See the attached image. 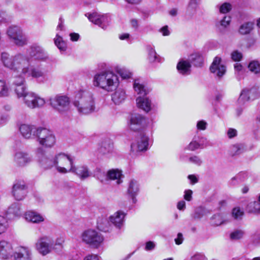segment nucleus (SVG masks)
<instances>
[{
	"instance_id": "2f4dec72",
	"label": "nucleus",
	"mask_w": 260,
	"mask_h": 260,
	"mask_svg": "<svg viewBox=\"0 0 260 260\" xmlns=\"http://www.w3.org/2000/svg\"><path fill=\"white\" fill-rule=\"evenodd\" d=\"M133 87L135 92L141 96H143L147 94L144 85L139 79L135 80Z\"/></svg>"
},
{
	"instance_id": "774afa93",
	"label": "nucleus",
	"mask_w": 260,
	"mask_h": 260,
	"mask_svg": "<svg viewBox=\"0 0 260 260\" xmlns=\"http://www.w3.org/2000/svg\"><path fill=\"white\" fill-rule=\"evenodd\" d=\"M183 241V235L181 233H178L177 235V237L175 239V242L176 244L180 245L182 243Z\"/></svg>"
},
{
	"instance_id": "a19ab883",
	"label": "nucleus",
	"mask_w": 260,
	"mask_h": 260,
	"mask_svg": "<svg viewBox=\"0 0 260 260\" xmlns=\"http://www.w3.org/2000/svg\"><path fill=\"white\" fill-rule=\"evenodd\" d=\"M246 178V175L244 173H240L235 177H233L231 181V184L235 185L243 182Z\"/></svg>"
},
{
	"instance_id": "72a5a7b5",
	"label": "nucleus",
	"mask_w": 260,
	"mask_h": 260,
	"mask_svg": "<svg viewBox=\"0 0 260 260\" xmlns=\"http://www.w3.org/2000/svg\"><path fill=\"white\" fill-rule=\"evenodd\" d=\"M20 204L16 202L12 203L8 207L7 211V214L8 215H13L14 216H19L20 214Z\"/></svg>"
},
{
	"instance_id": "5701e85b",
	"label": "nucleus",
	"mask_w": 260,
	"mask_h": 260,
	"mask_svg": "<svg viewBox=\"0 0 260 260\" xmlns=\"http://www.w3.org/2000/svg\"><path fill=\"white\" fill-rule=\"evenodd\" d=\"M28 55H25V56L30 59V64L34 57L35 59L40 60H45L47 58V57L43 54L41 48L38 46H31L28 50ZM24 55H25V54Z\"/></svg>"
},
{
	"instance_id": "ea45409f",
	"label": "nucleus",
	"mask_w": 260,
	"mask_h": 260,
	"mask_svg": "<svg viewBox=\"0 0 260 260\" xmlns=\"http://www.w3.org/2000/svg\"><path fill=\"white\" fill-rule=\"evenodd\" d=\"M248 210L250 213L260 214V202H251L248 205Z\"/></svg>"
},
{
	"instance_id": "37998d69",
	"label": "nucleus",
	"mask_w": 260,
	"mask_h": 260,
	"mask_svg": "<svg viewBox=\"0 0 260 260\" xmlns=\"http://www.w3.org/2000/svg\"><path fill=\"white\" fill-rule=\"evenodd\" d=\"M244 232L241 230H236L232 232L230 235V238L232 240H238L243 238Z\"/></svg>"
},
{
	"instance_id": "f257e3e1",
	"label": "nucleus",
	"mask_w": 260,
	"mask_h": 260,
	"mask_svg": "<svg viewBox=\"0 0 260 260\" xmlns=\"http://www.w3.org/2000/svg\"><path fill=\"white\" fill-rule=\"evenodd\" d=\"M1 61L5 68L13 72L12 86L25 84L26 77L45 79L44 72L30 65V59L23 54L18 53L11 56L7 52H3L1 54Z\"/></svg>"
},
{
	"instance_id": "aec40b11",
	"label": "nucleus",
	"mask_w": 260,
	"mask_h": 260,
	"mask_svg": "<svg viewBox=\"0 0 260 260\" xmlns=\"http://www.w3.org/2000/svg\"><path fill=\"white\" fill-rule=\"evenodd\" d=\"M256 90L254 88L250 89H244L242 90L238 102L240 104H244L246 102L258 98Z\"/></svg>"
},
{
	"instance_id": "7c9ffc66",
	"label": "nucleus",
	"mask_w": 260,
	"mask_h": 260,
	"mask_svg": "<svg viewBox=\"0 0 260 260\" xmlns=\"http://www.w3.org/2000/svg\"><path fill=\"white\" fill-rule=\"evenodd\" d=\"M113 149V143L110 140H107L102 142L99 151L102 154L107 155L112 152Z\"/></svg>"
},
{
	"instance_id": "c9c22d12",
	"label": "nucleus",
	"mask_w": 260,
	"mask_h": 260,
	"mask_svg": "<svg viewBox=\"0 0 260 260\" xmlns=\"http://www.w3.org/2000/svg\"><path fill=\"white\" fill-rule=\"evenodd\" d=\"M230 154L232 156L239 155L243 152V146L241 144H235L230 148Z\"/></svg>"
},
{
	"instance_id": "f8f14e48",
	"label": "nucleus",
	"mask_w": 260,
	"mask_h": 260,
	"mask_svg": "<svg viewBox=\"0 0 260 260\" xmlns=\"http://www.w3.org/2000/svg\"><path fill=\"white\" fill-rule=\"evenodd\" d=\"M27 193L25 183L22 180H16L13 184L12 193L17 201H22L26 197Z\"/></svg>"
},
{
	"instance_id": "052dcab7",
	"label": "nucleus",
	"mask_w": 260,
	"mask_h": 260,
	"mask_svg": "<svg viewBox=\"0 0 260 260\" xmlns=\"http://www.w3.org/2000/svg\"><path fill=\"white\" fill-rule=\"evenodd\" d=\"M83 260H100V257L97 254L91 253L86 255Z\"/></svg>"
},
{
	"instance_id": "ddd939ff",
	"label": "nucleus",
	"mask_w": 260,
	"mask_h": 260,
	"mask_svg": "<svg viewBox=\"0 0 260 260\" xmlns=\"http://www.w3.org/2000/svg\"><path fill=\"white\" fill-rule=\"evenodd\" d=\"M69 171V173L75 175L81 180H84L91 176V172L89 168L84 164L75 165L74 162L73 165L70 167Z\"/></svg>"
},
{
	"instance_id": "13d9d810",
	"label": "nucleus",
	"mask_w": 260,
	"mask_h": 260,
	"mask_svg": "<svg viewBox=\"0 0 260 260\" xmlns=\"http://www.w3.org/2000/svg\"><path fill=\"white\" fill-rule=\"evenodd\" d=\"M155 243L153 241H148L146 243L145 249L146 251L153 250L155 247Z\"/></svg>"
},
{
	"instance_id": "cd10ccee",
	"label": "nucleus",
	"mask_w": 260,
	"mask_h": 260,
	"mask_svg": "<svg viewBox=\"0 0 260 260\" xmlns=\"http://www.w3.org/2000/svg\"><path fill=\"white\" fill-rule=\"evenodd\" d=\"M211 223L214 226H220L230 222V220L224 214L217 213L213 215L211 217Z\"/></svg>"
},
{
	"instance_id": "58836bf2",
	"label": "nucleus",
	"mask_w": 260,
	"mask_h": 260,
	"mask_svg": "<svg viewBox=\"0 0 260 260\" xmlns=\"http://www.w3.org/2000/svg\"><path fill=\"white\" fill-rule=\"evenodd\" d=\"M54 43L60 51H65L67 48L66 43L63 40L61 37L58 34L54 38Z\"/></svg>"
},
{
	"instance_id": "b1692460",
	"label": "nucleus",
	"mask_w": 260,
	"mask_h": 260,
	"mask_svg": "<svg viewBox=\"0 0 260 260\" xmlns=\"http://www.w3.org/2000/svg\"><path fill=\"white\" fill-rule=\"evenodd\" d=\"M19 131L24 138L31 139L33 137L36 138L38 127L31 125L23 124L20 126Z\"/></svg>"
},
{
	"instance_id": "0eeeda50",
	"label": "nucleus",
	"mask_w": 260,
	"mask_h": 260,
	"mask_svg": "<svg viewBox=\"0 0 260 260\" xmlns=\"http://www.w3.org/2000/svg\"><path fill=\"white\" fill-rule=\"evenodd\" d=\"M85 15L90 22L104 30L107 28L111 22V17L107 14L92 12L86 13Z\"/></svg>"
},
{
	"instance_id": "c03bdc74",
	"label": "nucleus",
	"mask_w": 260,
	"mask_h": 260,
	"mask_svg": "<svg viewBox=\"0 0 260 260\" xmlns=\"http://www.w3.org/2000/svg\"><path fill=\"white\" fill-rule=\"evenodd\" d=\"M231 22V18L228 16H224L217 24V26L218 28L222 30L228 26L229 25Z\"/></svg>"
},
{
	"instance_id": "4c0bfd02",
	"label": "nucleus",
	"mask_w": 260,
	"mask_h": 260,
	"mask_svg": "<svg viewBox=\"0 0 260 260\" xmlns=\"http://www.w3.org/2000/svg\"><path fill=\"white\" fill-rule=\"evenodd\" d=\"M147 50L148 53V59L150 62L159 61L158 56L153 47L151 46H147Z\"/></svg>"
},
{
	"instance_id": "473e14b6",
	"label": "nucleus",
	"mask_w": 260,
	"mask_h": 260,
	"mask_svg": "<svg viewBox=\"0 0 260 260\" xmlns=\"http://www.w3.org/2000/svg\"><path fill=\"white\" fill-rule=\"evenodd\" d=\"M13 89L18 98H23V99L25 96L29 92L27 91L25 84L13 86Z\"/></svg>"
},
{
	"instance_id": "79ce46f5",
	"label": "nucleus",
	"mask_w": 260,
	"mask_h": 260,
	"mask_svg": "<svg viewBox=\"0 0 260 260\" xmlns=\"http://www.w3.org/2000/svg\"><path fill=\"white\" fill-rule=\"evenodd\" d=\"M244 215V211L240 207H237L233 209L232 217L236 220H241Z\"/></svg>"
},
{
	"instance_id": "e2e57ef3",
	"label": "nucleus",
	"mask_w": 260,
	"mask_h": 260,
	"mask_svg": "<svg viewBox=\"0 0 260 260\" xmlns=\"http://www.w3.org/2000/svg\"><path fill=\"white\" fill-rule=\"evenodd\" d=\"M69 36L70 37L71 41L72 42L78 41L80 38L79 34L76 32L70 33Z\"/></svg>"
},
{
	"instance_id": "1a4fd4ad",
	"label": "nucleus",
	"mask_w": 260,
	"mask_h": 260,
	"mask_svg": "<svg viewBox=\"0 0 260 260\" xmlns=\"http://www.w3.org/2000/svg\"><path fill=\"white\" fill-rule=\"evenodd\" d=\"M23 102L27 107L32 109L42 108L46 103L44 98L32 92H29L25 96Z\"/></svg>"
},
{
	"instance_id": "9b49d317",
	"label": "nucleus",
	"mask_w": 260,
	"mask_h": 260,
	"mask_svg": "<svg viewBox=\"0 0 260 260\" xmlns=\"http://www.w3.org/2000/svg\"><path fill=\"white\" fill-rule=\"evenodd\" d=\"M148 137L143 132H141L137 137L135 142L131 145V151L137 154L145 151L148 147Z\"/></svg>"
},
{
	"instance_id": "20e7f679",
	"label": "nucleus",
	"mask_w": 260,
	"mask_h": 260,
	"mask_svg": "<svg viewBox=\"0 0 260 260\" xmlns=\"http://www.w3.org/2000/svg\"><path fill=\"white\" fill-rule=\"evenodd\" d=\"M92 84L95 87L107 92H112L119 86V77L116 74L112 71L100 72L94 75Z\"/></svg>"
},
{
	"instance_id": "c756f323",
	"label": "nucleus",
	"mask_w": 260,
	"mask_h": 260,
	"mask_svg": "<svg viewBox=\"0 0 260 260\" xmlns=\"http://www.w3.org/2000/svg\"><path fill=\"white\" fill-rule=\"evenodd\" d=\"M126 98L125 91L122 89H118L112 95V100L115 104H120Z\"/></svg>"
},
{
	"instance_id": "3c124183",
	"label": "nucleus",
	"mask_w": 260,
	"mask_h": 260,
	"mask_svg": "<svg viewBox=\"0 0 260 260\" xmlns=\"http://www.w3.org/2000/svg\"><path fill=\"white\" fill-rule=\"evenodd\" d=\"M201 144H200L199 142L195 140H192L191 141L189 144L185 147V149L193 151L196 150L197 149L200 148Z\"/></svg>"
},
{
	"instance_id": "c85d7f7f",
	"label": "nucleus",
	"mask_w": 260,
	"mask_h": 260,
	"mask_svg": "<svg viewBox=\"0 0 260 260\" xmlns=\"http://www.w3.org/2000/svg\"><path fill=\"white\" fill-rule=\"evenodd\" d=\"M121 171L118 169H111L107 173V179L109 180H116L117 184H120L122 182Z\"/></svg>"
},
{
	"instance_id": "6ab92c4d",
	"label": "nucleus",
	"mask_w": 260,
	"mask_h": 260,
	"mask_svg": "<svg viewBox=\"0 0 260 260\" xmlns=\"http://www.w3.org/2000/svg\"><path fill=\"white\" fill-rule=\"evenodd\" d=\"M32 160L29 155L23 151H18L14 156V162L19 167H24Z\"/></svg>"
},
{
	"instance_id": "bf43d9fd",
	"label": "nucleus",
	"mask_w": 260,
	"mask_h": 260,
	"mask_svg": "<svg viewBox=\"0 0 260 260\" xmlns=\"http://www.w3.org/2000/svg\"><path fill=\"white\" fill-rule=\"evenodd\" d=\"M192 191L190 189L184 191V199L187 201H190L192 200Z\"/></svg>"
},
{
	"instance_id": "a18cd8bd",
	"label": "nucleus",
	"mask_w": 260,
	"mask_h": 260,
	"mask_svg": "<svg viewBox=\"0 0 260 260\" xmlns=\"http://www.w3.org/2000/svg\"><path fill=\"white\" fill-rule=\"evenodd\" d=\"M8 228V223L7 219L0 215V235L4 233Z\"/></svg>"
},
{
	"instance_id": "a211bd4d",
	"label": "nucleus",
	"mask_w": 260,
	"mask_h": 260,
	"mask_svg": "<svg viewBox=\"0 0 260 260\" xmlns=\"http://www.w3.org/2000/svg\"><path fill=\"white\" fill-rule=\"evenodd\" d=\"M140 190V186L138 181L134 179L130 180L128 183L126 192L132 199L133 204L136 203L137 201L136 197L138 195Z\"/></svg>"
},
{
	"instance_id": "0e129e2a",
	"label": "nucleus",
	"mask_w": 260,
	"mask_h": 260,
	"mask_svg": "<svg viewBox=\"0 0 260 260\" xmlns=\"http://www.w3.org/2000/svg\"><path fill=\"white\" fill-rule=\"evenodd\" d=\"M118 38L120 40L128 41L130 39L131 35L128 33H122L119 35Z\"/></svg>"
},
{
	"instance_id": "864d4df0",
	"label": "nucleus",
	"mask_w": 260,
	"mask_h": 260,
	"mask_svg": "<svg viewBox=\"0 0 260 260\" xmlns=\"http://www.w3.org/2000/svg\"><path fill=\"white\" fill-rule=\"evenodd\" d=\"M232 9V6L229 3H224L219 8V11L221 13H226L229 12Z\"/></svg>"
},
{
	"instance_id": "4d7b16f0",
	"label": "nucleus",
	"mask_w": 260,
	"mask_h": 260,
	"mask_svg": "<svg viewBox=\"0 0 260 260\" xmlns=\"http://www.w3.org/2000/svg\"><path fill=\"white\" fill-rule=\"evenodd\" d=\"M231 56L234 61H239L242 57V54L238 51H234L232 52Z\"/></svg>"
},
{
	"instance_id": "e433bc0d",
	"label": "nucleus",
	"mask_w": 260,
	"mask_h": 260,
	"mask_svg": "<svg viewBox=\"0 0 260 260\" xmlns=\"http://www.w3.org/2000/svg\"><path fill=\"white\" fill-rule=\"evenodd\" d=\"M253 29V23L251 22H247L242 24L239 29V32L241 35H245L249 34Z\"/></svg>"
},
{
	"instance_id": "2eb2a0df",
	"label": "nucleus",
	"mask_w": 260,
	"mask_h": 260,
	"mask_svg": "<svg viewBox=\"0 0 260 260\" xmlns=\"http://www.w3.org/2000/svg\"><path fill=\"white\" fill-rule=\"evenodd\" d=\"M14 252L13 245L11 242L5 240L0 241V258L10 259L13 257Z\"/></svg>"
},
{
	"instance_id": "8fccbe9b",
	"label": "nucleus",
	"mask_w": 260,
	"mask_h": 260,
	"mask_svg": "<svg viewBox=\"0 0 260 260\" xmlns=\"http://www.w3.org/2000/svg\"><path fill=\"white\" fill-rule=\"evenodd\" d=\"M8 93V88L6 85V81L0 79V97L6 96Z\"/></svg>"
},
{
	"instance_id": "680f3d73",
	"label": "nucleus",
	"mask_w": 260,
	"mask_h": 260,
	"mask_svg": "<svg viewBox=\"0 0 260 260\" xmlns=\"http://www.w3.org/2000/svg\"><path fill=\"white\" fill-rule=\"evenodd\" d=\"M237 132L234 128H230L228 130L227 135L230 139H232L237 136Z\"/></svg>"
},
{
	"instance_id": "49530a36",
	"label": "nucleus",
	"mask_w": 260,
	"mask_h": 260,
	"mask_svg": "<svg viewBox=\"0 0 260 260\" xmlns=\"http://www.w3.org/2000/svg\"><path fill=\"white\" fill-rule=\"evenodd\" d=\"M188 162L197 166H200L203 163V160L200 156L192 155L188 158Z\"/></svg>"
},
{
	"instance_id": "603ef678",
	"label": "nucleus",
	"mask_w": 260,
	"mask_h": 260,
	"mask_svg": "<svg viewBox=\"0 0 260 260\" xmlns=\"http://www.w3.org/2000/svg\"><path fill=\"white\" fill-rule=\"evenodd\" d=\"M109 223L106 219H104L102 222H98V228L104 232H107L109 231Z\"/></svg>"
},
{
	"instance_id": "423d86ee",
	"label": "nucleus",
	"mask_w": 260,
	"mask_h": 260,
	"mask_svg": "<svg viewBox=\"0 0 260 260\" xmlns=\"http://www.w3.org/2000/svg\"><path fill=\"white\" fill-rule=\"evenodd\" d=\"M36 139L39 144L45 148H52L56 143V137L53 132L43 127H38Z\"/></svg>"
},
{
	"instance_id": "6e6552de",
	"label": "nucleus",
	"mask_w": 260,
	"mask_h": 260,
	"mask_svg": "<svg viewBox=\"0 0 260 260\" xmlns=\"http://www.w3.org/2000/svg\"><path fill=\"white\" fill-rule=\"evenodd\" d=\"M7 33L9 38L16 45L23 46L27 44V38L19 27L10 26L8 29Z\"/></svg>"
},
{
	"instance_id": "69168bd1",
	"label": "nucleus",
	"mask_w": 260,
	"mask_h": 260,
	"mask_svg": "<svg viewBox=\"0 0 260 260\" xmlns=\"http://www.w3.org/2000/svg\"><path fill=\"white\" fill-rule=\"evenodd\" d=\"M200 144H201L200 148H204L205 147H206L208 146V142L206 138L202 137L200 140V142H199Z\"/></svg>"
},
{
	"instance_id": "4be33fe9",
	"label": "nucleus",
	"mask_w": 260,
	"mask_h": 260,
	"mask_svg": "<svg viewBox=\"0 0 260 260\" xmlns=\"http://www.w3.org/2000/svg\"><path fill=\"white\" fill-rule=\"evenodd\" d=\"M126 213L119 210L109 217L110 221L117 228L120 229L124 225Z\"/></svg>"
},
{
	"instance_id": "a878e982",
	"label": "nucleus",
	"mask_w": 260,
	"mask_h": 260,
	"mask_svg": "<svg viewBox=\"0 0 260 260\" xmlns=\"http://www.w3.org/2000/svg\"><path fill=\"white\" fill-rule=\"evenodd\" d=\"M177 69L179 74L188 75L191 73V63L188 60L181 59L177 64Z\"/></svg>"
},
{
	"instance_id": "de8ad7c7",
	"label": "nucleus",
	"mask_w": 260,
	"mask_h": 260,
	"mask_svg": "<svg viewBox=\"0 0 260 260\" xmlns=\"http://www.w3.org/2000/svg\"><path fill=\"white\" fill-rule=\"evenodd\" d=\"M248 68L251 72L254 74H257L260 72V64L257 61L250 62L249 64Z\"/></svg>"
},
{
	"instance_id": "09e8293b",
	"label": "nucleus",
	"mask_w": 260,
	"mask_h": 260,
	"mask_svg": "<svg viewBox=\"0 0 260 260\" xmlns=\"http://www.w3.org/2000/svg\"><path fill=\"white\" fill-rule=\"evenodd\" d=\"M118 73L121 77L123 79H128L133 76V73L128 69L122 68L118 71Z\"/></svg>"
},
{
	"instance_id": "7ed1b4c3",
	"label": "nucleus",
	"mask_w": 260,
	"mask_h": 260,
	"mask_svg": "<svg viewBox=\"0 0 260 260\" xmlns=\"http://www.w3.org/2000/svg\"><path fill=\"white\" fill-rule=\"evenodd\" d=\"M73 104L80 114H89L95 111L94 95L90 91L80 90L76 93Z\"/></svg>"
},
{
	"instance_id": "f704fd0d",
	"label": "nucleus",
	"mask_w": 260,
	"mask_h": 260,
	"mask_svg": "<svg viewBox=\"0 0 260 260\" xmlns=\"http://www.w3.org/2000/svg\"><path fill=\"white\" fill-rule=\"evenodd\" d=\"M189 59L190 62L196 67H201L203 63V57L199 53H194L191 54Z\"/></svg>"
},
{
	"instance_id": "f3484780",
	"label": "nucleus",
	"mask_w": 260,
	"mask_h": 260,
	"mask_svg": "<svg viewBox=\"0 0 260 260\" xmlns=\"http://www.w3.org/2000/svg\"><path fill=\"white\" fill-rule=\"evenodd\" d=\"M13 257L14 260H32V251L27 247L20 246L16 249Z\"/></svg>"
},
{
	"instance_id": "5fc2aeb1",
	"label": "nucleus",
	"mask_w": 260,
	"mask_h": 260,
	"mask_svg": "<svg viewBox=\"0 0 260 260\" xmlns=\"http://www.w3.org/2000/svg\"><path fill=\"white\" fill-rule=\"evenodd\" d=\"M207 123L204 120L198 121L197 123V128L200 131H204L207 128Z\"/></svg>"
},
{
	"instance_id": "4468645a",
	"label": "nucleus",
	"mask_w": 260,
	"mask_h": 260,
	"mask_svg": "<svg viewBox=\"0 0 260 260\" xmlns=\"http://www.w3.org/2000/svg\"><path fill=\"white\" fill-rule=\"evenodd\" d=\"M210 72L216 78L220 79L226 73V67L222 61L221 58L216 56L210 67Z\"/></svg>"
},
{
	"instance_id": "412c9836",
	"label": "nucleus",
	"mask_w": 260,
	"mask_h": 260,
	"mask_svg": "<svg viewBox=\"0 0 260 260\" xmlns=\"http://www.w3.org/2000/svg\"><path fill=\"white\" fill-rule=\"evenodd\" d=\"M145 117L139 114H133L131 115L129 126L131 129L136 131L140 129L145 123Z\"/></svg>"
},
{
	"instance_id": "338daca9",
	"label": "nucleus",
	"mask_w": 260,
	"mask_h": 260,
	"mask_svg": "<svg viewBox=\"0 0 260 260\" xmlns=\"http://www.w3.org/2000/svg\"><path fill=\"white\" fill-rule=\"evenodd\" d=\"M130 24L131 26L135 29H138L139 26L138 20L134 18L130 20Z\"/></svg>"
},
{
	"instance_id": "6e6d98bb",
	"label": "nucleus",
	"mask_w": 260,
	"mask_h": 260,
	"mask_svg": "<svg viewBox=\"0 0 260 260\" xmlns=\"http://www.w3.org/2000/svg\"><path fill=\"white\" fill-rule=\"evenodd\" d=\"M190 260H207V258L203 253H197L191 257Z\"/></svg>"
},
{
	"instance_id": "39448f33",
	"label": "nucleus",
	"mask_w": 260,
	"mask_h": 260,
	"mask_svg": "<svg viewBox=\"0 0 260 260\" xmlns=\"http://www.w3.org/2000/svg\"><path fill=\"white\" fill-rule=\"evenodd\" d=\"M81 238L82 242L94 248L100 247L104 240L101 233L92 229L84 231L81 235Z\"/></svg>"
},
{
	"instance_id": "dca6fc26",
	"label": "nucleus",
	"mask_w": 260,
	"mask_h": 260,
	"mask_svg": "<svg viewBox=\"0 0 260 260\" xmlns=\"http://www.w3.org/2000/svg\"><path fill=\"white\" fill-rule=\"evenodd\" d=\"M52 242L51 238L48 237L40 238L36 243V248L43 255L49 253L52 249Z\"/></svg>"
},
{
	"instance_id": "9d476101",
	"label": "nucleus",
	"mask_w": 260,
	"mask_h": 260,
	"mask_svg": "<svg viewBox=\"0 0 260 260\" xmlns=\"http://www.w3.org/2000/svg\"><path fill=\"white\" fill-rule=\"evenodd\" d=\"M51 106L59 113H63L69 109L70 100L65 95L56 96L50 99Z\"/></svg>"
},
{
	"instance_id": "f03ea898",
	"label": "nucleus",
	"mask_w": 260,
	"mask_h": 260,
	"mask_svg": "<svg viewBox=\"0 0 260 260\" xmlns=\"http://www.w3.org/2000/svg\"><path fill=\"white\" fill-rule=\"evenodd\" d=\"M36 154L39 162L42 167L48 169L54 167L60 174L69 173L70 167L74 162L73 156L64 152L56 153L53 157L51 158L46 154L44 148L41 147L37 149Z\"/></svg>"
},
{
	"instance_id": "393cba45",
	"label": "nucleus",
	"mask_w": 260,
	"mask_h": 260,
	"mask_svg": "<svg viewBox=\"0 0 260 260\" xmlns=\"http://www.w3.org/2000/svg\"><path fill=\"white\" fill-rule=\"evenodd\" d=\"M136 104L137 107L148 113L152 109V103L151 101L147 98L139 96L136 99Z\"/></svg>"
},
{
	"instance_id": "bb28decb",
	"label": "nucleus",
	"mask_w": 260,
	"mask_h": 260,
	"mask_svg": "<svg viewBox=\"0 0 260 260\" xmlns=\"http://www.w3.org/2000/svg\"><path fill=\"white\" fill-rule=\"evenodd\" d=\"M25 219L35 223H39L45 220L44 216L37 212L34 211H28L24 214Z\"/></svg>"
}]
</instances>
